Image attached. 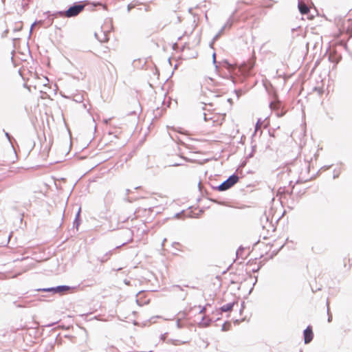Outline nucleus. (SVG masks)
I'll use <instances>...</instances> for the list:
<instances>
[{
  "label": "nucleus",
  "instance_id": "1",
  "mask_svg": "<svg viewBox=\"0 0 352 352\" xmlns=\"http://www.w3.org/2000/svg\"><path fill=\"white\" fill-rule=\"evenodd\" d=\"M88 1H80L73 3L65 10L56 11L52 13L50 11L45 12L47 18L53 21L54 19L60 17L73 18L77 16L81 12L84 10L85 6L88 5Z\"/></svg>",
  "mask_w": 352,
  "mask_h": 352
},
{
  "label": "nucleus",
  "instance_id": "2",
  "mask_svg": "<svg viewBox=\"0 0 352 352\" xmlns=\"http://www.w3.org/2000/svg\"><path fill=\"white\" fill-rule=\"evenodd\" d=\"M239 179V176L235 173H234L219 185L212 186V189L219 192L225 191L232 188L235 184L238 182Z\"/></svg>",
  "mask_w": 352,
  "mask_h": 352
},
{
  "label": "nucleus",
  "instance_id": "3",
  "mask_svg": "<svg viewBox=\"0 0 352 352\" xmlns=\"http://www.w3.org/2000/svg\"><path fill=\"white\" fill-rule=\"evenodd\" d=\"M74 287H72L68 285H58L56 287H43V288H38L35 289L36 292H47V293H52L53 294H63L65 292L73 289Z\"/></svg>",
  "mask_w": 352,
  "mask_h": 352
},
{
  "label": "nucleus",
  "instance_id": "4",
  "mask_svg": "<svg viewBox=\"0 0 352 352\" xmlns=\"http://www.w3.org/2000/svg\"><path fill=\"white\" fill-rule=\"evenodd\" d=\"M128 243H129V241L128 242L122 243L121 245L116 246L114 249H113L111 250H109V252H106L102 256H98L97 260L98 261H100L101 263H104L107 262L110 258V257L113 254V251L115 250L118 249V248H120L122 246H124V245L127 244Z\"/></svg>",
  "mask_w": 352,
  "mask_h": 352
},
{
  "label": "nucleus",
  "instance_id": "5",
  "mask_svg": "<svg viewBox=\"0 0 352 352\" xmlns=\"http://www.w3.org/2000/svg\"><path fill=\"white\" fill-rule=\"evenodd\" d=\"M303 337L305 344L310 343L314 338V332L311 325H308L303 331Z\"/></svg>",
  "mask_w": 352,
  "mask_h": 352
},
{
  "label": "nucleus",
  "instance_id": "6",
  "mask_svg": "<svg viewBox=\"0 0 352 352\" xmlns=\"http://www.w3.org/2000/svg\"><path fill=\"white\" fill-rule=\"evenodd\" d=\"M271 109L276 111V115L278 117H282L285 114V111L280 109V104L276 102H270L269 104Z\"/></svg>",
  "mask_w": 352,
  "mask_h": 352
},
{
  "label": "nucleus",
  "instance_id": "7",
  "mask_svg": "<svg viewBox=\"0 0 352 352\" xmlns=\"http://www.w3.org/2000/svg\"><path fill=\"white\" fill-rule=\"evenodd\" d=\"M235 304H237V302H231L227 303V304L221 306L219 308V311H221V313L231 311Z\"/></svg>",
  "mask_w": 352,
  "mask_h": 352
},
{
  "label": "nucleus",
  "instance_id": "8",
  "mask_svg": "<svg viewBox=\"0 0 352 352\" xmlns=\"http://www.w3.org/2000/svg\"><path fill=\"white\" fill-rule=\"evenodd\" d=\"M212 320L207 316H203L201 321L198 323L200 327H208L212 323Z\"/></svg>",
  "mask_w": 352,
  "mask_h": 352
},
{
  "label": "nucleus",
  "instance_id": "9",
  "mask_svg": "<svg viewBox=\"0 0 352 352\" xmlns=\"http://www.w3.org/2000/svg\"><path fill=\"white\" fill-rule=\"evenodd\" d=\"M298 8L301 14H307L309 12V8L305 3H301L299 0Z\"/></svg>",
  "mask_w": 352,
  "mask_h": 352
},
{
  "label": "nucleus",
  "instance_id": "10",
  "mask_svg": "<svg viewBox=\"0 0 352 352\" xmlns=\"http://www.w3.org/2000/svg\"><path fill=\"white\" fill-rule=\"evenodd\" d=\"M56 342H57L58 344H61V342L58 341L57 338H56L47 344V346H45V351H47L53 350L54 349Z\"/></svg>",
  "mask_w": 352,
  "mask_h": 352
},
{
  "label": "nucleus",
  "instance_id": "11",
  "mask_svg": "<svg viewBox=\"0 0 352 352\" xmlns=\"http://www.w3.org/2000/svg\"><path fill=\"white\" fill-rule=\"evenodd\" d=\"M94 36L100 42H106L108 40L107 35L104 32H101V36H99L98 33L95 32Z\"/></svg>",
  "mask_w": 352,
  "mask_h": 352
},
{
  "label": "nucleus",
  "instance_id": "12",
  "mask_svg": "<svg viewBox=\"0 0 352 352\" xmlns=\"http://www.w3.org/2000/svg\"><path fill=\"white\" fill-rule=\"evenodd\" d=\"M80 223H81V218L80 217L77 218L76 217H75L74 221H73V228H76V230L78 231Z\"/></svg>",
  "mask_w": 352,
  "mask_h": 352
},
{
  "label": "nucleus",
  "instance_id": "13",
  "mask_svg": "<svg viewBox=\"0 0 352 352\" xmlns=\"http://www.w3.org/2000/svg\"><path fill=\"white\" fill-rule=\"evenodd\" d=\"M84 100L83 96L81 94H77L73 96V100L76 102L80 103L82 102Z\"/></svg>",
  "mask_w": 352,
  "mask_h": 352
},
{
  "label": "nucleus",
  "instance_id": "14",
  "mask_svg": "<svg viewBox=\"0 0 352 352\" xmlns=\"http://www.w3.org/2000/svg\"><path fill=\"white\" fill-rule=\"evenodd\" d=\"M226 28V24H225L219 30V31L217 33V34L213 37V41H217L221 36V35L223 34V31L225 30Z\"/></svg>",
  "mask_w": 352,
  "mask_h": 352
},
{
  "label": "nucleus",
  "instance_id": "15",
  "mask_svg": "<svg viewBox=\"0 0 352 352\" xmlns=\"http://www.w3.org/2000/svg\"><path fill=\"white\" fill-rule=\"evenodd\" d=\"M230 327H231V323H230V322H229V321H226V322L223 324V325H222V327H221V331H226L229 330Z\"/></svg>",
  "mask_w": 352,
  "mask_h": 352
},
{
  "label": "nucleus",
  "instance_id": "16",
  "mask_svg": "<svg viewBox=\"0 0 352 352\" xmlns=\"http://www.w3.org/2000/svg\"><path fill=\"white\" fill-rule=\"evenodd\" d=\"M221 64L227 68L228 69H230L232 67V65L229 63V61L226 59L223 60Z\"/></svg>",
  "mask_w": 352,
  "mask_h": 352
},
{
  "label": "nucleus",
  "instance_id": "17",
  "mask_svg": "<svg viewBox=\"0 0 352 352\" xmlns=\"http://www.w3.org/2000/svg\"><path fill=\"white\" fill-rule=\"evenodd\" d=\"M236 12V10H234V12L232 13V15L230 17V19L228 20V21L226 22V28L227 27H229V28H231L232 25V23H233V21H232V16Z\"/></svg>",
  "mask_w": 352,
  "mask_h": 352
},
{
  "label": "nucleus",
  "instance_id": "18",
  "mask_svg": "<svg viewBox=\"0 0 352 352\" xmlns=\"http://www.w3.org/2000/svg\"><path fill=\"white\" fill-rule=\"evenodd\" d=\"M3 131L5 133V136L6 137L8 140L12 145V140H13V138L11 136V135L9 133L6 132L4 129Z\"/></svg>",
  "mask_w": 352,
  "mask_h": 352
},
{
  "label": "nucleus",
  "instance_id": "19",
  "mask_svg": "<svg viewBox=\"0 0 352 352\" xmlns=\"http://www.w3.org/2000/svg\"><path fill=\"white\" fill-rule=\"evenodd\" d=\"M243 251H244V248L242 245L239 246L236 252V256L238 257V256H241Z\"/></svg>",
  "mask_w": 352,
  "mask_h": 352
},
{
  "label": "nucleus",
  "instance_id": "20",
  "mask_svg": "<svg viewBox=\"0 0 352 352\" xmlns=\"http://www.w3.org/2000/svg\"><path fill=\"white\" fill-rule=\"evenodd\" d=\"M256 151V145L252 146V151L248 155L247 158H251L254 156V153Z\"/></svg>",
  "mask_w": 352,
  "mask_h": 352
},
{
  "label": "nucleus",
  "instance_id": "21",
  "mask_svg": "<svg viewBox=\"0 0 352 352\" xmlns=\"http://www.w3.org/2000/svg\"><path fill=\"white\" fill-rule=\"evenodd\" d=\"M31 302L30 301V302H27V301H25L21 304H19L16 305L17 307H21V308H23V307H26L28 306V304Z\"/></svg>",
  "mask_w": 352,
  "mask_h": 352
},
{
  "label": "nucleus",
  "instance_id": "22",
  "mask_svg": "<svg viewBox=\"0 0 352 352\" xmlns=\"http://www.w3.org/2000/svg\"><path fill=\"white\" fill-rule=\"evenodd\" d=\"M327 316H328L327 321H328V322H331L332 321V315L330 312L329 309H327Z\"/></svg>",
  "mask_w": 352,
  "mask_h": 352
},
{
  "label": "nucleus",
  "instance_id": "23",
  "mask_svg": "<svg viewBox=\"0 0 352 352\" xmlns=\"http://www.w3.org/2000/svg\"><path fill=\"white\" fill-rule=\"evenodd\" d=\"M252 1V0H248V1L239 0L237 2V4L239 5L241 3H245V4H250V3H251Z\"/></svg>",
  "mask_w": 352,
  "mask_h": 352
},
{
  "label": "nucleus",
  "instance_id": "24",
  "mask_svg": "<svg viewBox=\"0 0 352 352\" xmlns=\"http://www.w3.org/2000/svg\"><path fill=\"white\" fill-rule=\"evenodd\" d=\"M329 59L331 62L335 63L336 64L338 63V62L339 61L338 58H336V57H333L331 56L329 57Z\"/></svg>",
  "mask_w": 352,
  "mask_h": 352
},
{
  "label": "nucleus",
  "instance_id": "25",
  "mask_svg": "<svg viewBox=\"0 0 352 352\" xmlns=\"http://www.w3.org/2000/svg\"><path fill=\"white\" fill-rule=\"evenodd\" d=\"M340 45L341 46H343L344 48L346 50H348V47H347V44L346 43H345L344 41H340Z\"/></svg>",
  "mask_w": 352,
  "mask_h": 352
},
{
  "label": "nucleus",
  "instance_id": "26",
  "mask_svg": "<svg viewBox=\"0 0 352 352\" xmlns=\"http://www.w3.org/2000/svg\"><path fill=\"white\" fill-rule=\"evenodd\" d=\"M172 288L173 289L177 288V289H179L181 291H184L183 287L181 285H174L172 286Z\"/></svg>",
  "mask_w": 352,
  "mask_h": 352
},
{
  "label": "nucleus",
  "instance_id": "27",
  "mask_svg": "<svg viewBox=\"0 0 352 352\" xmlns=\"http://www.w3.org/2000/svg\"><path fill=\"white\" fill-rule=\"evenodd\" d=\"M80 214H81V208L80 207L78 208L75 217H76L77 218L80 217Z\"/></svg>",
  "mask_w": 352,
  "mask_h": 352
},
{
  "label": "nucleus",
  "instance_id": "28",
  "mask_svg": "<svg viewBox=\"0 0 352 352\" xmlns=\"http://www.w3.org/2000/svg\"><path fill=\"white\" fill-rule=\"evenodd\" d=\"M206 310V306H204L199 311V314H205Z\"/></svg>",
  "mask_w": 352,
  "mask_h": 352
},
{
  "label": "nucleus",
  "instance_id": "29",
  "mask_svg": "<svg viewBox=\"0 0 352 352\" xmlns=\"http://www.w3.org/2000/svg\"><path fill=\"white\" fill-rule=\"evenodd\" d=\"M184 212V210L181 211L180 212H177L174 215L175 218H179L180 215Z\"/></svg>",
  "mask_w": 352,
  "mask_h": 352
},
{
  "label": "nucleus",
  "instance_id": "30",
  "mask_svg": "<svg viewBox=\"0 0 352 352\" xmlns=\"http://www.w3.org/2000/svg\"><path fill=\"white\" fill-rule=\"evenodd\" d=\"M311 291H312L313 293H315L317 291H320V290L322 289L321 287H317V288H316V289H314V287L313 286H311Z\"/></svg>",
  "mask_w": 352,
  "mask_h": 352
},
{
  "label": "nucleus",
  "instance_id": "31",
  "mask_svg": "<svg viewBox=\"0 0 352 352\" xmlns=\"http://www.w3.org/2000/svg\"><path fill=\"white\" fill-rule=\"evenodd\" d=\"M36 23H37V21H34V22L32 24V25H31V27H30V31L29 37L30 36V35H31V34H32V29H33V28H34V25H35Z\"/></svg>",
  "mask_w": 352,
  "mask_h": 352
},
{
  "label": "nucleus",
  "instance_id": "32",
  "mask_svg": "<svg viewBox=\"0 0 352 352\" xmlns=\"http://www.w3.org/2000/svg\"><path fill=\"white\" fill-rule=\"evenodd\" d=\"M91 4L94 7H96L98 6H102V3L98 1V2H92Z\"/></svg>",
  "mask_w": 352,
  "mask_h": 352
},
{
  "label": "nucleus",
  "instance_id": "33",
  "mask_svg": "<svg viewBox=\"0 0 352 352\" xmlns=\"http://www.w3.org/2000/svg\"><path fill=\"white\" fill-rule=\"evenodd\" d=\"M234 92L236 94V96L239 98L241 94V90L235 89Z\"/></svg>",
  "mask_w": 352,
  "mask_h": 352
},
{
  "label": "nucleus",
  "instance_id": "34",
  "mask_svg": "<svg viewBox=\"0 0 352 352\" xmlns=\"http://www.w3.org/2000/svg\"><path fill=\"white\" fill-rule=\"evenodd\" d=\"M133 8H134V6H133V5H132V4H131V3H130V4H129V5L127 6V11H128V12H130V10H131Z\"/></svg>",
  "mask_w": 352,
  "mask_h": 352
},
{
  "label": "nucleus",
  "instance_id": "35",
  "mask_svg": "<svg viewBox=\"0 0 352 352\" xmlns=\"http://www.w3.org/2000/svg\"><path fill=\"white\" fill-rule=\"evenodd\" d=\"M203 115H204V121L207 122L208 120L211 119L210 118H208L205 113H204Z\"/></svg>",
  "mask_w": 352,
  "mask_h": 352
},
{
  "label": "nucleus",
  "instance_id": "36",
  "mask_svg": "<svg viewBox=\"0 0 352 352\" xmlns=\"http://www.w3.org/2000/svg\"><path fill=\"white\" fill-rule=\"evenodd\" d=\"M216 41H213V38L212 39V41H210V44H209V46L210 48H212L213 49V45H214V43Z\"/></svg>",
  "mask_w": 352,
  "mask_h": 352
},
{
  "label": "nucleus",
  "instance_id": "37",
  "mask_svg": "<svg viewBox=\"0 0 352 352\" xmlns=\"http://www.w3.org/2000/svg\"><path fill=\"white\" fill-rule=\"evenodd\" d=\"M256 282H257V278L256 277V280H255L254 283H253V286H254V285H255V284L256 283ZM253 287H252L250 289V291H249V294H251V292H252V290H253Z\"/></svg>",
  "mask_w": 352,
  "mask_h": 352
},
{
  "label": "nucleus",
  "instance_id": "38",
  "mask_svg": "<svg viewBox=\"0 0 352 352\" xmlns=\"http://www.w3.org/2000/svg\"><path fill=\"white\" fill-rule=\"evenodd\" d=\"M177 327L179 329H180V328H182V324L180 323L179 320H177Z\"/></svg>",
  "mask_w": 352,
  "mask_h": 352
},
{
  "label": "nucleus",
  "instance_id": "39",
  "mask_svg": "<svg viewBox=\"0 0 352 352\" xmlns=\"http://www.w3.org/2000/svg\"><path fill=\"white\" fill-rule=\"evenodd\" d=\"M187 294H188V293H187V292H185V293H184V294L181 296V298H182V299L183 300H184L186 299V296H187Z\"/></svg>",
  "mask_w": 352,
  "mask_h": 352
},
{
  "label": "nucleus",
  "instance_id": "40",
  "mask_svg": "<svg viewBox=\"0 0 352 352\" xmlns=\"http://www.w3.org/2000/svg\"><path fill=\"white\" fill-rule=\"evenodd\" d=\"M260 269H261V266H258L257 268H256V269H253V270H252V272H253L254 273L258 272L259 271V270H260Z\"/></svg>",
  "mask_w": 352,
  "mask_h": 352
},
{
  "label": "nucleus",
  "instance_id": "41",
  "mask_svg": "<svg viewBox=\"0 0 352 352\" xmlns=\"http://www.w3.org/2000/svg\"><path fill=\"white\" fill-rule=\"evenodd\" d=\"M183 165L182 163H175L173 164H172L171 166H182Z\"/></svg>",
  "mask_w": 352,
  "mask_h": 352
},
{
  "label": "nucleus",
  "instance_id": "42",
  "mask_svg": "<svg viewBox=\"0 0 352 352\" xmlns=\"http://www.w3.org/2000/svg\"><path fill=\"white\" fill-rule=\"evenodd\" d=\"M180 245L179 242H173L172 243L173 247H175V245Z\"/></svg>",
  "mask_w": 352,
  "mask_h": 352
},
{
  "label": "nucleus",
  "instance_id": "43",
  "mask_svg": "<svg viewBox=\"0 0 352 352\" xmlns=\"http://www.w3.org/2000/svg\"><path fill=\"white\" fill-rule=\"evenodd\" d=\"M326 305H327V309H329V300H328V299L327 300Z\"/></svg>",
  "mask_w": 352,
  "mask_h": 352
},
{
  "label": "nucleus",
  "instance_id": "44",
  "mask_svg": "<svg viewBox=\"0 0 352 352\" xmlns=\"http://www.w3.org/2000/svg\"><path fill=\"white\" fill-rule=\"evenodd\" d=\"M212 64L214 65H214H218L217 61V60H216V59L212 60Z\"/></svg>",
  "mask_w": 352,
  "mask_h": 352
},
{
  "label": "nucleus",
  "instance_id": "45",
  "mask_svg": "<svg viewBox=\"0 0 352 352\" xmlns=\"http://www.w3.org/2000/svg\"><path fill=\"white\" fill-rule=\"evenodd\" d=\"M227 102H229V103L232 105V98H228V99H227Z\"/></svg>",
  "mask_w": 352,
  "mask_h": 352
},
{
  "label": "nucleus",
  "instance_id": "46",
  "mask_svg": "<svg viewBox=\"0 0 352 352\" xmlns=\"http://www.w3.org/2000/svg\"><path fill=\"white\" fill-rule=\"evenodd\" d=\"M285 213V211L283 212V213L282 214V215L279 217L277 218L276 219V223L279 221V219L284 215V214Z\"/></svg>",
  "mask_w": 352,
  "mask_h": 352
},
{
  "label": "nucleus",
  "instance_id": "47",
  "mask_svg": "<svg viewBox=\"0 0 352 352\" xmlns=\"http://www.w3.org/2000/svg\"><path fill=\"white\" fill-rule=\"evenodd\" d=\"M132 114H135V115H136V114H137V113H136V111H131L130 113H128V115H132Z\"/></svg>",
  "mask_w": 352,
  "mask_h": 352
},
{
  "label": "nucleus",
  "instance_id": "48",
  "mask_svg": "<svg viewBox=\"0 0 352 352\" xmlns=\"http://www.w3.org/2000/svg\"><path fill=\"white\" fill-rule=\"evenodd\" d=\"M338 176H339V173H335L333 175V179H336V178L338 177Z\"/></svg>",
  "mask_w": 352,
  "mask_h": 352
},
{
  "label": "nucleus",
  "instance_id": "49",
  "mask_svg": "<svg viewBox=\"0 0 352 352\" xmlns=\"http://www.w3.org/2000/svg\"><path fill=\"white\" fill-rule=\"evenodd\" d=\"M135 104L138 105L139 108H141L140 103L138 101H135Z\"/></svg>",
  "mask_w": 352,
  "mask_h": 352
},
{
  "label": "nucleus",
  "instance_id": "50",
  "mask_svg": "<svg viewBox=\"0 0 352 352\" xmlns=\"http://www.w3.org/2000/svg\"><path fill=\"white\" fill-rule=\"evenodd\" d=\"M214 59H216V53L213 52V54H212V60H214Z\"/></svg>",
  "mask_w": 352,
  "mask_h": 352
},
{
  "label": "nucleus",
  "instance_id": "51",
  "mask_svg": "<svg viewBox=\"0 0 352 352\" xmlns=\"http://www.w3.org/2000/svg\"><path fill=\"white\" fill-rule=\"evenodd\" d=\"M259 121H260V120H258V121L257 122V123L256 124V129H255V131H256V129H257V128H258V126ZM256 133V131H254V133Z\"/></svg>",
  "mask_w": 352,
  "mask_h": 352
},
{
  "label": "nucleus",
  "instance_id": "52",
  "mask_svg": "<svg viewBox=\"0 0 352 352\" xmlns=\"http://www.w3.org/2000/svg\"><path fill=\"white\" fill-rule=\"evenodd\" d=\"M277 252H273L272 255L270 256V258H272L274 255H276Z\"/></svg>",
  "mask_w": 352,
  "mask_h": 352
},
{
  "label": "nucleus",
  "instance_id": "53",
  "mask_svg": "<svg viewBox=\"0 0 352 352\" xmlns=\"http://www.w3.org/2000/svg\"><path fill=\"white\" fill-rule=\"evenodd\" d=\"M177 21L178 23H180L182 21L180 16H177Z\"/></svg>",
  "mask_w": 352,
  "mask_h": 352
},
{
  "label": "nucleus",
  "instance_id": "54",
  "mask_svg": "<svg viewBox=\"0 0 352 352\" xmlns=\"http://www.w3.org/2000/svg\"><path fill=\"white\" fill-rule=\"evenodd\" d=\"M214 68H215V70H216V71H218V70H219V66H218V65H214Z\"/></svg>",
  "mask_w": 352,
  "mask_h": 352
},
{
  "label": "nucleus",
  "instance_id": "55",
  "mask_svg": "<svg viewBox=\"0 0 352 352\" xmlns=\"http://www.w3.org/2000/svg\"><path fill=\"white\" fill-rule=\"evenodd\" d=\"M210 200L213 201V202H214V203H217V204L219 203L215 199H210Z\"/></svg>",
  "mask_w": 352,
  "mask_h": 352
},
{
  "label": "nucleus",
  "instance_id": "56",
  "mask_svg": "<svg viewBox=\"0 0 352 352\" xmlns=\"http://www.w3.org/2000/svg\"><path fill=\"white\" fill-rule=\"evenodd\" d=\"M203 104H204V106H202V107H201V109H202L203 110H204V109H205V105H206V103H203Z\"/></svg>",
  "mask_w": 352,
  "mask_h": 352
},
{
  "label": "nucleus",
  "instance_id": "57",
  "mask_svg": "<svg viewBox=\"0 0 352 352\" xmlns=\"http://www.w3.org/2000/svg\"><path fill=\"white\" fill-rule=\"evenodd\" d=\"M126 194L128 195V194L129 193V192H130V190L126 189Z\"/></svg>",
  "mask_w": 352,
  "mask_h": 352
},
{
  "label": "nucleus",
  "instance_id": "58",
  "mask_svg": "<svg viewBox=\"0 0 352 352\" xmlns=\"http://www.w3.org/2000/svg\"><path fill=\"white\" fill-rule=\"evenodd\" d=\"M205 306H206V307H207L211 306V305L210 303H207Z\"/></svg>",
  "mask_w": 352,
  "mask_h": 352
},
{
  "label": "nucleus",
  "instance_id": "59",
  "mask_svg": "<svg viewBox=\"0 0 352 352\" xmlns=\"http://www.w3.org/2000/svg\"><path fill=\"white\" fill-rule=\"evenodd\" d=\"M192 8H189V9H188V12H192Z\"/></svg>",
  "mask_w": 352,
  "mask_h": 352
},
{
  "label": "nucleus",
  "instance_id": "60",
  "mask_svg": "<svg viewBox=\"0 0 352 352\" xmlns=\"http://www.w3.org/2000/svg\"><path fill=\"white\" fill-rule=\"evenodd\" d=\"M53 324H54V323H52V324H47V327H52Z\"/></svg>",
  "mask_w": 352,
  "mask_h": 352
},
{
  "label": "nucleus",
  "instance_id": "61",
  "mask_svg": "<svg viewBox=\"0 0 352 352\" xmlns=\"http://www.w3.org/2000/svg\"><path fill=\"white\" fill-rule=\"evenodd\" d=\"M200 186H201V182H199V184H198V187H199V189H200Z\"/></svg>",
  "mask_w": 352,
  "mask_h": 352
},
{
  "label": "nucleus",
  "instance_id": "62",
  "mask_svg": "<svg viewBox=\"0 0 352 352\" xmlns=\"http://www.w3.org/2000/svg\"><path fill=\"white\" fill-rule=\"evenodd\" d=\"M165 337V334L162 335V339H164Z\"/></svg>",
  "mask_w": 352,
  "mask_h": 352
},
{
  "label": "nucleus",
  "instance_id": "63",
  "mask_svg": "<svg viewBox=\"0 0 352 352\" xmlns=\"http://www.w3.org/2000/svg\"><path fill=\"white\" fill-rule=\"evenodd\" d=\"M83 107H84L85 109H86V108H87V106H86V104H83Z\"/></svg>",
  "mask_w": 352,
  "mask_h": 352
},
{
  "label": "nucleus",
  "instance_id": "64",
  "mask_svg": "<svg viewBox=\"0 0 352 352\" xmlns=\"http://www.w3.org/2000/svg\"><path fill=\"white\" fill-rule=\"evenodd\" d=\"M186 161L188 162L189 160L186 158V157H184V158Z\"/></svg>",
  "mask_w": 352,
  "mask_h": 352
}]
</instances>
